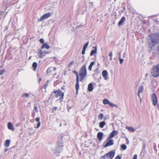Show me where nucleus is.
<instances>
[{"label":"nucleus","instance_id":"1","mask_svg":"<svg viewBox=\"0 0 159 159\" xmlns=\"http://www.w3.org/2000/svg\"><path fill=\"white\" fill-rule=\"evenodd\" d=\"M159 41V34H154L149 36L148 43L150 48L155 46Z\"/></svg>","mask_w":159,"mask_h":159},{"label":"nucleus","instance_id":"2","mask_svg":"<svg viewBox=\"0 0 159 159\" xmlns=\"http://www.w3.org/2000/svg\"><path fill=\"white\" fill-rule=\"evenodd\" d=\"M63 144L60 140L59 141L56 145L55 148H52V152L58 155L63 149Z\"/></svg>","mask_w":159,"mask_h":159},{"label":"nucleus","instance_id":"3","mask_svg":"<svg viewBox=\"0 0 159 159\" xmlns=\"http://www.w3.org/2000/svg\"><path fill=\"white\" fill-rule=\"evenodd\" d=\"M87 74L86 65H84L81 68L79 72V75L80 77V81H81L84 79L86 75Z\"/></svg>","mask_w":159,"mask_h":159},{"label":"nucleus","instance_id":"4","mask_svg":"<svg viewBox=\"0 0 159 159\" xmlns=\"http://www.w3.org/2000/svg\"><path fill=\"white\" fill-rule=\"evenodd\" d=\"M151 74L154 77H157L159 76V64L153 66Z\"/></svg>","mask_w":159,"mask_h":159},{"label":"nucleus","instance_id":"5","mask_svg":"<svg viewBox=\"0 0 159 159\" xmlns=\"http://www.w3.org/2000/svg\"><path fill=\"white\" fill-rule=\"evenodd\" d=\"M53 93L55 97L58 98L61 97L60 99L61 101L63 99L64 95V93L61 90H57L56 91H54Z\"/></svg>","mask_w":159,"mask_h":159},{"label":"nucleus","instance_id":"6","mask_svg":"<svg viewBox=\"0 0 159 159\" xmlns=\"http://www.w3.org/2000/svg\"><path fill=\"white\" fill-rule=\"evenodd\" d=\"M115 155V152L113 151L109 152L104 156L106 159H112Z\"/></svg>","mask_w":159,"mask_h":159},{"label":"nucleus","instance_id":"7","mask_svg":"<svg viewBox=\"0 0 159 159\" xmlns=\"http://www.w3.org/2000/svg\"><path fill=\"white\" fill-rule=\"evenodd\" d=\"M49 53V52L47 51L43 52L41 49H40L38 52L37 56H38V57L42 58H43L45 56L46 54Z\"/></svg>","mask_w":159,"mask_h":159},{"label":"nucleus","instance_id":"8","mask_svg":"<svg viewBox=\"0 0 159 159\" xmlns=\"http://www.w3.org/2000/svg\"><path fill=\"white\" fill-rule=\"evenodd\" d=\"M104 105H109L110 107H118V106L117 105L113 104L110 102L107 99H105L102 101Z\"/></svg>","mask_w":159,"mask_h":159},{"label":"nucleus","instance_id":"9","mask_svg":"<svg viewBox=\"0 0 159 159\" xmlns=\"http://www.w3.org/2000/svg\"><path fill=\"white\" fill-rule=\"evenodd\" d=\"M151 98L153 105L155 106L157 104L158 101L157 96L155 94L153 93L152 94L151 96Z\"/></svg>","mask_w":159,"mask_h":159},{"label":"nucleus","instance_id":"10","mask_svg":"<svg viewBox=\"0 0 159 159\" xmlns=\"http://www.w3.org/2000/svg\"><path fill=\"white\" fill-rule=\"evenodd\" d=\"M51 16L50 13H48L46 14H45L43 15L40 19H38V21L39 22H41L44 20L50 17Z\"/></svg>","mask_w":159,"mask_h":159},{"label":"nucleus","instance_id":"11","mask_svg":"<svg viewBox=\"0 0 159 159\" xmlns=\"http://www.w3.org/2000/svg\"><path fill=\"white\" fill-rule=\"evenodd\" d=\"M118 134V132L116 130H113L109 134V136L107 138L108 140H109Z\"/></svg>","mask_w":159,"mask_h":159},{"label":"nucleus","instance_id":"12","mask_svg":"<svg viewBox=\"0 0 159 159\" xmlns=\"http://www.w3.org/2000/svg\"><path fill=\"white\" fill-rule=\"evenodd\" d=\"M102 75L103 78V79L105 80H106L108 79V73L107 72V71L106 70H103L102 73Z\"/></svg>","mask_w":159,"mask_h":159},{"label":"nucleus","instance_id":"13","mask_svg":"<svg viewBox=\"0 0 159 159\" xmlns=\"http://www.w3.org/2000/svg\"><path fill=\"white\" fill-rule=\"evenodd\" d=\"M110 140L108 141L106 143L104 146V147H106L108 146H109L113 145L114 141L112 139H110Z\"/></svg>","mask_w":159,"mask_h":159},{"label":"nucleus","instance_id":"14","mask_svg":"<svg viewBox=\"0 0 159 159\" xmlns=\"http://www.w3.org/2000/svg\"><path fill=\"white\" fill-rule=\"evenodd\" d=\"M103 135V133L102 132H99L97 134V138L99 141H101L102 140Z\"/></svg>","mask_w":159,"mask_h":159},{"label":"nucleus","instance_id":"15","mask_svg":"<svg viewBox=\"0 0 159 159\" xmlns=\"http://www.w3.org/2000/svg\"><path fill=\"white\" fill-rule=\"evenodd\" d=\"M125 21V17L123 16L121 18L119 22L118 23V25L119 26L123 25Z\"/></svg>","mask_w":159,"mask_h":159},{"label":"nucleus","instance_id":"16","mask_svg":"<svg viewBox=\"0 0 159 159\" xmlns=\"http://www.w3.org/2000/svg\"><path fill=\"white\" fill-rule=\"evenodd\" d=\"M7 126L9 129L13 131L14 130V128L11 122H9L8 123Z\"/></svg>","mask_w":159,"mask_h":159},{"label":"nucleus","instance_id":"17","mask_svg":"<svg viewBox=\"0 0 159 159\" xmlns=\"http://www.w3.org/2000/svg\"><path fill=\"white\" fill-rule=\"evenodd\" d=\"M88 89L89 91L90 92H92L93 90V84L92 83H90L88 87Z\"/></svg>","mask_w":159,"mask_h":159},{"label":"nucleus","instance_id":"18","mask_svg":"<svg viewBox=\"0 0 159 159\" xmlns=\"http://www.w3.org/2000/svg\"><path fill=\"white\" fill-rule=\"evenodd\" d=\"M46 48L47 49H48L50 48V46L47 43H43L41 46V48L43 49Z\"/></svg>","mask_w":159,"mask_h":159},{"label":"nucleus","instance_id":"19","mask_svg":"<svg viewBox=\"0 0 159 159\" xmlns=\"http://www.w3.org/2000/svg\"><path fill=\"white\" fill-rule=\"evenodd\" d=\"M94 48V50L91 51L90 53V56H92L94 54L96 53L97 52V48L96 47H93Z\"/></svg>","mask_w":159,"mask_h":159},{"label":"nucleus","instance_id":"20","mask_svg":"<svg viewBox=\"0 0 159 159\" xmlns=\"http://www.w3.org/2000/svg\"><path fill=\"white\" fill-rule=\"evenodd\" d=\"M126 129L131 132H134L135 130V129L132 127H129L127 126L126 127Z\"/></svg>","mask_w":159,"mask_h":159},{"label":"nucleus","instance_id":"21","mask_svg":"<svg viewBox=\"0 0 159 159\" xmlns=\"http://www.w3.org/2000/svg\"><path fill=\"white\" fill-rule=\"evenodd\" d=\"M31 94L30 93H25L22 94V98H28L29 96H30Z\"/></svg>","mask_w":159,"mask_h":159},{"label":"nucleus","instance_id":"22","mask_svg":"<svg viewBox=\"0 0 159 159\" xmlns=\"http://www.w3.org/2000/svg\"><path fill=\"white\" fill-rule=\"evenodd\" d=\"M75 86L76 91L77 92L79 87V78H78V79H76V83Z\"/></svg>","mask_w":159,"mask_h":159},{"label":"nucleus","instance_id":"23","mask_svg":"<svg viewBox=\"0 0 159 159\" xmlns=\"http://www.w3.org/2000/svg\"><path fill=\"white\" fill-rule=\"evenodd\" d=\"M105 125L106 123L105 122L103 121L100 123L99 126L101 128H103V127Z\"/></svg>","mask_w":159,"mask_h":159},{"label":"nucleus","instance_id":"24","mask_svg":"<svg viewBox=\"0 0 159 159\" xmlns=\"http://www.w3.org/2000/svg\"><path fill=\"white\" fill-rule=\"evenodd\" d=\"M37 66V64L36 62H34L33 63L32 65V67L34 68L33 70L34 71H35L36 70Z\"/></svg>","mask_w":159,"mask_h":159},{"label":"nucleus","instance_id":"25","mask_svg":"<svg viewBox=\"0 0 159 159\" xmlns=\"http://www.w3.org/2000/svg\"><path fill=\"white\" fill-rule=\"evenodd\" d=\"M95 62L93 61L92 62L88 67V69L90 70H92V68Z\"/></svg>","mask_w":159,"mask_h":159},{"label":"nucleus","instance_id":"26","mask_svg":"<svg viewBox=\"0 0 159 159\" xmlns=\"http://www.w3.org/2000/svg\"><path fill=\"white\" fill-rule=\"evenodd\" d=\"M143 90V86H140L138 92L139 93H142Z\"/></svg>","mask_w":159,"mask_h":159},{"label":"nucleus","instance_id":"27","mask_svg":"<svg viewBox=\"0 0 159 159\" xmlns=\"http://www.w3.org/2000/svg\"><path fill=\"white\" fill-rule=\"evenodd\" d=\"M10 143V141L9 140H7L6 141L5 143V146L6 147H8L9 146Z\"/></svg>","mask_w":159,"mask_h":159},{"label":"nucleus","instance_id":"28","mask_svg":"<svg viewBox=\"0 0 159 159\" xmlns=\"http://www.w3.org/2000/svg\"><path fill=\"white\" fill-rule=\"evenodd\" d=\"M29 134L30 135H31L34 133V130L32 128L29 129Z\"/></svg>","mask_w":159,"mask_h":159},{"label":"nucleus","instance_id":"29","mask_svg":"<svg viewBox=\"0 0 159 159\" xmlns=\"http://www.w3.org/2000/svg\"><path fill=\"white\" fill-rule=\"evenodd\" d=\"M103 117V114L102 113L99 114L98 116V118L100 120H101L102 119Z\"/></svg>","mask_w":159,"mask_h":159},{"label":"nucleus","instance_id":"30","mask_svg":"<svg viewBox=\"0 0 159 159\" xmlns=\"http://www.w3.org/2000/svg\"><path fill=\"white\" fill-rule=\"evenodd\" d=\"M52 67H49L48 68L47 70V74H49L51 73L52 72Z\"/></svg>","mask_w":159,"mask_h":159},{"label":"nucleus","instance_id":"31","mask_svg":"<svg viewBox=\"0 0 159 159\" xmlns=\"http://www.w3.org/2000/svg\"><path fill=\"white\" fill-rule=\"evenodd\" d=\"M121 148L123 149V150H125L127 148L125 144L121 145Z\"/></svg>","mask_w":159,"mask_h":159},{"label":"nucleus","instance_id":"32","mask_svg":"<svg viewBox=\"0 0 159 159\" xmlns=\"http://www.w3.org/2000/svg\"><path fill=\"white\" fill-rule=\"evenodd\" d=\"M89 42H87L85 44V45H84V46L83 47V49H86H86L87 46H88V45H89Z\"/></svg>","mask_w":159,"mask_h":159},{"label":"nucleus","instance_id":"33","mask_svg":"<svg viewBox=\"0 0 159 159\" xmlns=\"http://www.w3.org/2000/svg\"><path fill=\"white\" fill-rule=\"evenodd\" d=\"M119 59L120 60V64H122L124 62V59L120 58V57H119Z\"/></svg>","mask_w":159,"mask_h":159},{"label":"nucleus","instance_id":"34","mask_svg":"<svg viewBox=\"0 0 159 159\" xmlns=\"http://www.w3.org/2000/svg\"><path fill=\"white\" fill-rule=\"evenodd\" d=\"M73 73H74L75 74V75H76V79H78V78H79L78 74V72H77L75 70H74V71H73Z\"/></svg>","mask_w":159,"mask_h":159},{"label":"nucleus","instance_id":"35","mask_svg":"<svg viewBox=\"0 0 159 159\" xmlns=\"http://www.w3.org/2000/svg\"><path fill=\"white\" fill-rule=\"evenodd\" d=\"M74 62V61H71L70 63L69 64L68 67L70 68V67L71 66L73 65Z\"/></svg>","mask_w":159,"mask_h":159},{"label":"nucleus","instance_id":"36","mask_svg":"<svg viewBox=\"0 0 159 159\" xmlns=\"http://www.w3.org/2000/svg\"><path fill=\"white\" fill-rule=\"evenodd\" d=\"M34 110L36 113L38 112V107L37 106H36V104L34 105Z\"/></svg>","mask_w":159,"mask_h":159},{"label":"nucleus","instance_id":"37","mask_svg":"<svg viewBox=\"0 0 159 159\" xmlns=\"http://www.w3.org/2000/svg\"><path fill=\"white\" fill-rule=\"evenodd\" d=\"M5 72V70H3L0 71V75H2Z\"/></svg>","mask_w":159,"mask_h":159},{"label":"nucleus","instance_id":"38","mask_svg":"<svg viewBox=\"0 0 159 159\" xmlns=\"http://www.w3.org/2000/svg\"><path fill=\"white\" fill-rule=\"evenodd\" d=\"M39 42L41 43H44V40L43 39H40Z\"/></svg>","mask_w":159,"mask_h":159},{"label":"nucleus","instance_id":"39","mask_svg":"<svg viewBox=\"0 0 159 159\" xmlns=\"http://www.w3.org/2000/svg\"><path fill=\"white\" fill-rule=\"evenodd\" d=\"M39 120H40V118L39 117H38L36 118L35 119V120L38 122H40L39 121Z\"/></svg>","mask_w":159,"mask_h":159},{"label":"nucleus","instance_id":"40","mask_svg":"<svg viewBox=\"0 0 159 159\" xmlns=\"http://www.w3.org/2000/svg\"><path fill=\"white\" fill-rule=\"evenodd\" d=\"M125 139L126 141V144H129V141L128 139L127 138H126Z\"/></svg>","mask_w":159,"mask_h":159},{"label":"nucleus","instance_id":"41","mask_svg":"<svg viewBox=\"0 0 159 159\" xmlns=\"http://www.w3.org/2000/svg\"><path fill=\"white\" fill-rule=\"evenodd\" d=\"M85 51H86V49H84L83 48L82 52V54H84L85 53Z\"/></svg>","mask_w":159,"mask_h":159},{"label":"nucleus","instance_id":"42","mask_svg":"<svg viewBox=\"0 0 159 159\" xmlns=\"http://www.w3.org/2000/svg\"><path fill=\"white\" fill-rule=\"evenodd\" d=\"M137 154H135L133 157V159H137Z\"/></svg>","mask_w":159,"mask_h":159},{"label":"nucleus","instance_id":"43","mask_svg":"<svg viewBox=\"0 0 159 159\" xmlns=\"http://www.w3.org/2000/svg\"><path fill=\"white\" fill-rule=\"evenodd\" d=\"M40 122H38V124L37 125L36 127L37 128H39V126H40Z\"/></svg>","mask_w":159,"mask_h":159},{"label":"nucleus","instance_id":"44","mask_svg":"<svg viewBox=\"0 0 159 159\" xmlns=\"http://www.w3.org/2000/svg\"><path fill=\"white\" fill-rule=\"evenodd\" d=\"M109 55L110 57H111L112 56V52H110V53L109 54Z\"/></svg>","mask_w":159,"mask_h":159},{"label":"nucleus","instance_id":"45","mask_svg":"<svg viewBox=\"0 0 159 159\" xmlns=\"http://www.w3.org/2000/svg\"><path fill=\"white\" fill-rule=\"evenodd\" d=\"M121 157L119 156H117L115 158V159H120Z\"/></svg>","mask_w":159,"mask_h":159},{"label":"nucleus","instance_id":"46","mask_svg":"<svg viewBox=\"0 0 159 159\" xmlns=\"http://www.w3.org/2000/svg\"><path fill=\"white\" fill-rule=\"evenodd\" d=\"M99 159H106L104 156H103L100 157Z\"/></svg>","mask_w":159,"mask_h":159},{"label":"nucleus","instance_id":"47","mask_svg":"<svg viewBox=\"0 0 159 159\" xmlns=\"http://www.w3.org/2000/svg\"><path fill=\"white\" fill-rule=\"evenodd\" d=\"M140 93H139V92H138V96L139 98H140V94H139Z\"/></svg>","mask_w":159,"mask_h":159},{"label":"nucleus","instance_id":"48","mask_svg":"<svg viewBox=\"0 0 159 159\" xmlns=\"http://www.w3.org/2000/svg\"><path fill=\"white\" fill-rule=\"evenodd\" d=\"M53 108L55 110H56L57 109V107H54Z\"/></svg>","mask_w":159,"mask_h":159},{"label":"nucleus","instance_id":"49","mask_svg":"<svg viewBox=\"0 0 159 159\" xmlns=\"http://www.w3.org/2000/svg\"><path fill=\"white\" fill-rule=\"evenodd\" d=\"M57 70V68L56 67H54V69H53V70L54 71H55L56 70Z\"/></svg>","mask_w":159,"mask_h":159},{"label":"nucleus","instance_id":"50","mask_svg":"<svg viewBox=\"0 0 159 159\" xmlns=\"http://www.w3.org/2000/svg\"><path fill=\"white\" fill-rule=\"evenodd\" d=\"M41 78H39V82L41 80Z\"/></svg>","mask_w":159,"mask_h":159},{"label":"nucleus","instance_id":"51","mask_svg":"<svg viewBox=\"0 0 159 159\" xmlns=\"http://www.w3.org/2000/svg\"><path fill=\"white\" fill-rule=\"evenodd\" d=\"M110 60L111 61L112 60V57H110Z\"/></svg>","mask_w":159,"mask_h":159},{"label":"nucleus","instance_id":"52","mask_svg":"<svg viewBox=\"0 0 159 159\" xmlns=\"http://www.w3.org/2000/svg\"><path fill=\"white\" fill-rule=\"evenodd\" d=\"M125 53H124L123 57H125Z\"/></svg>","mask_w":159,"mask_h":159},{"label":"nucleus","instance_id":"53","mask_svg":"<svg viewBox=\"0 0 159 159\" xmlns=\"http://www.w3.org/2000/svg\"><path fill=\"white\" fill-rule=\"evenodd\" d=\"M7 150H8V149H5V152H7Z\"/></svg>","mask_w":159,"mask_h":159},{"label":"nucleus","instance_id":"54","mask_svg":"<svg viewBox=\"0 0 159 159\" xmlns=\"http://www.w3.org/2000/svg\"><path fill=\"white\" fill-rule=\"evenodd\" d=\"M118 54H119V57H120V52H119Z\"/></svg>","mask_w":159,"mask_h":159},{"label":"nucleus","instance_id":"55","mask_svg":"<svg viewBox=\"0 0 159 159\" xmlns=\"http://www.w3.org/2000/svg\"><path fill=\"white\" fill-rule=\"evenodd\" d=\"M139 99H140V102H141L142 101V100H141V98H139Z\"/></svg>","mask_w":159,"mask_h":159},{"label":"nucleus","instance_id":"56","mask_svg":"<svg viewBox=\"0 0 159 159\" xmlns=\"http://www.w3.org/2000/svg\"><path fill=\"white\" fill-rule=\"evenodd\" d=\"M28 104H30V102H29V103H28Z\"/></svg>","mask_w":159,"mask_h":159},{"label":"nucleus","instance_id":"57","mask_svg":"<svg viewBox=\"0 0 159 159\" xmlns=\"http://www.w3.org/2000/svg\"><path fill=\"white\" fill-rule=\"evenodd\" d=\"M61 89H64V88H63L62 87V88H61Z\"/></svg>","mask_w":159,"mask_h":159},{"label":"nucleus","instance_id":"58","mask_svg":"<svg viewBox=\"0 0 159 159\" xmlns=\"http://www.w3.org/2000/svg\"><path fill=\"white\" fill-rule=\"evenodd\" d=\"M56 75V73H55V74H54V75Z\"/></svg>","mask_w":159,"mask_h":159},{"label":"nucleus","instance_id":"59","mask_svg":"<svg viewBox=\"0 0 159 159\" xmlns=\"http://www.w3.org/2000/svg\"><path fill=\"white\" fill-rule=\"evenodd\" d=\"M31 57H29V59H30L31 58Z\"/></svg>","mask_w":159,"mask_h":159},{"label":"nucleus","instance_id":"60","mask_svg":"<svg viewBox=\"0 0 159 159\" xmlns=\"http://www.w3.org/2000/svg\"><path fill=\"white\" fill-rule=\"evenodd\" d=\"M18 125H16V126H18Z\"/></svg>","mask_w":159,"mask_h":159}]
</instances>
